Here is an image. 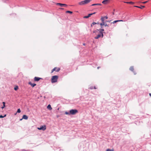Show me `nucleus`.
<instances>
[{
    "instance_id": "obj_1",
    "label": "nucleus",
    "mask_w": 151,
    "mask_h": 151,
    "mask_svg": "<svg viewBox=\"0 0 151 151\" xmlns=\"http://www.w3.org/2000/svg\"><path fill=\"white\" fill-rule=\"evenodd\" d=\"M92 0H85L78 3V4L80 5H83L87 4L90 2Z\"/></svg>"
},
{
    "instance_id": "obj_2",
    "label": "nucleus",
    "mask_w": 151,
    "mask_h": 151,
    "mask_svg": "<svg viewBox=\"0 0 151 151\" xmlns=\"http://www.w3.org/2000/svg\"><path fill=\"white\" fill-rule=\"evenodd\" d=\"M58 77V76H52L51 78V82L52 83L56 82L57 81Z\"/></svg>"
},
{
    "instance_id": "obj_3",
    "label": "nucleus",
    "mask_w": 151,
    "mask_h": 151,
    "mask_svg": "<svg viewBox=\"0 0 151 151\" xmlns=\"http://www.w3.org/2000/svg\"><path fill=\"white\" fill-rule=\"evenodd\" d=\"M78 112V111L76 109H71L70 111V113L72 115L75 114Z\"/></svg>"
},
{
    "instance_id": "obj_4",
    "label": "nucleus",
    "mask_w": 151,
    "mask_h": 151,
    "mask_svg": "<svg viewBox=\"0 0 151 151\" xmlns=\"http://www.w3.org/2000/svg\"><path fill=\"white\" fill-rule=\"evenodd\" d=\"M46 126L45 125H44L43 126H41L40 127H38L37 129L40 130H42L43 131H45L46 130Z\"/></svg>"
},
{
    "instance_id": "obj_5",
    "label": "nucleus",
    "mask_w": 151,
    "mask_h": 151,
    "mask_svg": "<svg viewBox=\"0 0 151 151\" xmlns=\"http://www.w3.org/2000/svg\"><path fill=\"white\" fill-rule=\"evenodd\" d=\"M60 70V68H57L55 67L52 69L51 71V73H52L54 71H55L56 72H58Z\"/></svg>"
},
{
    "instance_id": "obj_6",
    "label": "nucleus",
    "mask_w": 151,
    "mask_h": 151,
    "mask_svg": "<svg viewBox=\"0 0 151 151\" xmlns=\"http://www.w3.org/2000/svg\"><path fill=\"white\" fill-rule=\"evenodd\" d=\"M101 20L102 21V22L100 24V25L101 26H102L105 24L104 21L105 19H104V18L103 17H101Z\"/></svg>"
},
{
    "instance_id": "obj_7",
    "label": "nucleus",
    "mask_w": 151,
    "mask_h": 151,
    "mask_svg": "<svg viewBox=\"0 0 151 151\" xmlns=\"http://www.w3.org/2000/svg\"><path fill=\"white\" fill-rule=\"evenodd\" d=\"M57 5H59L61 7L65 6L66 7L67 6V5L66 4H61L60 3H57L56 4Z\"/></svg>"
},
{
    "instance_id": "obj_8",
    "label": "nucleus",
    "mask_w": 151,
    "mask_h": 151,
    "mask_svg": "<svg viewBox=\"0 0 151 151\" xmlns=\"http://www.w3.org/2000/svg\"><path fill=\"white\" fill-rule=\"evenodd\" d=\"M98 30L100 31V33L101 34V37H103L104 36L103 32L104 31V29H100L99 30Z\"/></svg>"
},
{
    "instance_id": "obj_9",
    "label": "nucleus",
    "mask_w": 151,
    "mask_h": 151,
    "mask_svg": "<svg viewBox=\"0 0 151 151\" xmlns=\"http://www.w3.org/2000/svg\"><path fill=\"white\" fill-rule=\"evenodd\" d=\"M41 79L42 78L37 77H35L34 78V81H38Z\"/></svg>"
},
{
    "instance_id": "obj_10",
    "label": "nucleus",
    "mask_w": 151,
    "mask_h": 151,
    "mask_svg": "<svg viewBox=\"0 0 151 151\" xmlns=\"http://www.w3.org/2000/svg\"><path fill=\"white\" fill-rule=\"evenodd\" d=\"M110 0H104L103 1L102 3L104 4H107L109 2Z\"/></svg>"
},
{
    "instance_id": "obj_11",
    "label": "nucleus",
    "mask_w": 151,
    "mask_h": 151,
    "mask_svg": "<svg viewBox=\"0 0 151 151\" xmlns=\"http://www.w3.org/2000/svg\"><path fill=\"white\" fill-rule=\"evenodd\" d=\"M101 37V34L100 33V34L98 35L96 37H95L94 38L95 39H98Z\"/></svg>"
},
{
    "instance_id": "obj_12",
    "label": "nucleus",
    "mask_w": 151,
    "mask_h": 151,
    "mask_svg": "<svg viewBox=\"0 0 151 151\" xmlns=\"http://www.w3.org/2000/svg\"><path fill=\"white\" fill-rule=\"evenodd\" d=\"M29 84L32 87H34L36 86V84L35 83H32L31 82H29Z\"/></svg>"
},
{
    "instance_id": "obj_13",
    "label": "nucleus",
    "mask_w": 151,
    "mask_h": 151,
    "mask_svg": "<svg viewBox=\"0 0 151 151\" xmlns=\"http://www.w3.org/2000/svg\"><path fill=\"white\" fill-rule=\"evenodd\" d=\"M22 119L27 120L28 119V117L26 115H24L23 116Z\"/></svg>"
},
{
    "instance_id": "obj_14",
    "label": "nucleus",
    "mask_w": 151,
    "mask_h": 151,
    "mask_svg": "<svg viewBox=\"0 0 151 151\" xmlns=\"http://www.w3.org/2000/svg\"><path fill=\"white\" fill-rule=\"evenodd\" d=\"M123 21L122 20H115L114 21L111 23L114 24L117 22H123Z\"/></svg>"
},
{
    "instance_id": "obj_15",
    "label": "nucleus",
    "mask_w": 151,
    "mask_h": 151,
    "mask_svg": "<svg viewBox=\"0 0 151 151\" xmlns=\"http://www.w3.org/2000/svg\"><path fill=\"white\" fill-rule=\"evenodd\" d=\"M124 3H126L128 4H134V3L132 1L130 2H124Z\"/></svg>"
},
{
    "instance_id": "obj_16",
    "label": "nucleus",
    "mask_w": 151,
    "mask_h": 151,
    "mask_svg": "<svg viewBox=\"0 0 151 151\" xmlns=\"http://www.w3.org/2000/svg\"><path fill=\"white\" fill-rule=\"evenodd\" d=\"M91 15H92V14H88V16H84L83 17V18H88V17H91Z\"/></svg>"
},
{
    "instance_id": "obj_17",
    "label": "nucleus",
    "mask_w": 151,
    "mask_h": 151,
    "mask_svg": "<svg viewBox=\"0 0 151 151\" xmlns=\"http://www.w3.org/2000/svg\"><path fill=\"white\" fill-rule=\"evenodd\" d=\"M47 108L50 110L52 109V108H51V106L50 104H49L47 106Z\"/></svg>"
},
{
    "instance_id": "obj_18",
    "label": "nucleus",
    "mask_w": 151,
    "mask_h": 151,
    "mask_svg": "<svg viewBox=\"0 0 151 151\" xmlns=\"http://www.w3.org/2000/svg\"><path fill=\"white\" fill-rule=\"evenodd\" d=\"M101 4H92L91 6H101Z\"/></svg>"
},
{
    "instance_id": "obj_19",
    "label": "nucleus",
    "mask_w": 151,
    "mask_h": 151,
    "mask_svg": "<svg viewBox=\"0 0 151 151\" xmlns=\"http://www.w3.org/2000/svg\"><path fill=\"white\" fill-rule=\"evenodd\" d=\"M129 69L131 71H133L134 70V68L133 67V66L129 68Z\"/></svg>"
},
{
    "instance_id": "obj_20",
    "label": "nucleus",
    "mask_w": 151,
    "mask_h": 151,
    "mask_svg": "<svg viewBox=\"0 0 151 151\" xmlns=\"http://www.w3.org/2000/svg\"><path fill=\"white\" fill-rule=\"evenodd\" d=\"M2 103H3V106L1 107V108L2 109H3L4 108V107H5V102H3Z\"/></svg>"
},
{
    "instance_id": "obj_21",
    "label": "nucleus",
    "mask_w": 151,
    "mask_h": 151,
    "mask_svg": "<svg viewBox=\"0 0 151 151\" xmlns=\"http://www.w3.org/2000/svg\"><path fill=\"white\" fill-rule=\"evenodd\" d=\"M66 13H69L72 14L73 13V12L69 11H67L66 12Z\"/></svg>"
},
{
    "instance_id": "obj_22",
    "label": "nucleus",
    "mask_w": 151,
    "mask_h": 151,
    "mask_svg": "<svg viewBox=\"0 0 151 151\" xmlns=\"http://www.w3.org/2000/svg\"><path fill=\"white\" fill-rule=\"evenodd\" d=\"M106 151H114V150L113 149H112V150H110V149H107Z\"/></svg>"
},
{
    "instance_id": "obj_23",
    "label": "nucleus",
    "mask_w": 151,
    "mask_h": 151,
    "mask_svg": "<svg viewBox=\"0 0 151 151\" xmlns=\"http://www.w3.org/2000/svg\"><path fill=\"white\" fill-rule=\"evenodd\" d=\"M18 89V86H16L14 88V89L15 91L17 90Z\"/></svg>"
},
{
    "instance_id": "obj_24",
    "label": "nucleus",
    "mask_w": 151,
    "mask_h": 151,
    "mask_svg": "<svg viewBox=\"0 0 151 151\" xmlns=\"http://www.w3.org/2000/svg\"><path fill=\"white\" fill-rule=\"evenodd\" d=\"M6 116V115H5L4 116H2V115H0V118H4V117H5Z\"/></svg>"
},
{
    "instance_id": "obj_25",
    "label": "nucleus",
    "mask_w": 151,
    "mask_h": 151,
    "mask_svg": "<svg viewBox=\"0 0 151 151\" xmlns=\"http://www.w3.org/2000/svg\"><path fill=\"white\" fill-rule=\"evenodd\" d=\"M139 8H139L141 9H142L143 8H144L145 7V6H139Z\"/></svg>"
},
{
    "instance_id": "obj_26",
    "label": "nucleus",
    "mask_w": 151,
    "mask_h": 151,
    "mask_svg": "<svg viewBox=\"0 0 151 151\" xmlns=\"http://www.w3.org/2000/svg\"><path fill=\"white\" fill-rule=\"evenodd\" d=\"M20 112H21V110H20V109H18V110H17V113H19Z\"/></svg>"
},
{
    "instance_id": "obj_27",
    "label": "nucleus",
    "mask_w": 151,
    "mask_h": 151,
    "mask_svg": "<svg viewBox=\"0 0 151 151\" xmlns=\"http://www.w3.org/2000/svg\"><path fill=\"white\" fill-rule=\"evenodd\" d=\"M103 17L104 18V19H108V17L106 16L104 17Z\"/></svg>"
},
{
    "instance_id": "obj_28",
    "label": "nucleus",
    "mask_w": 151,
    "mask_h": 151,
    "mask_svg": "<svg viewBox=\"0 0 151 151\" xmlns=\"http://www.w3.org/2000/svg\"><path fill=\"white\" fill-rule=\"evenodd\" d=\"M147 2H148V1H147L143 2H142V3L143 4H145Z\"/></svg>"
},
{
    "instance_id": "obj_29",
    "label": "nucleus",
    "mask_w": 151,
    "mask_h": 151,
    "mask_svg": "<svg viewBox=\"0 0 151 151\" xmlns=\"http://www.w3.org/2000/svg\"><path fill=\"white\" fill-rule=\"evenodd\" d=\"M70 113H68V112H65V114H69Z\"/></svg>"
},
{
    "instance_id": "obj_30",
    "label": "nucleus",
    "mask_w": 151,
    "mask_h": 151,
    "mask_svg": "<svg viewBox=\"0 0 151 151\" xmlns=\"http://www.w3.org/2000/svg\"><path fill=\"white\" fill-rule=\"evenodd\" d=\"M96 24V23L95 22H93V23H92V24H93V25H94V24Z\"/></svg>"
},
{
    "instance_id": "obj_31",
    "label": "nucleus",
    "mask_w": 151,
    "mask_h": 151,
    "mask_svg": "<svg viewBox=\"0 0 151 151\" xmlns=\"http://www.w3.org/2000/svg\"><path fill=\"white\" fill-rule=\"evenodd\" d=\"M104 26H105V27H106V26H108V25H107L106 24H104Z\"/></svg>"
},
{
    "instance_id": "obj_32",
    "label": "nucleus",
    "mask_w": 151,
    "mask_h": 151,
    "mask_svg": "<svg viewBox=\"0 0 151 151\" xmlns=\"http://www.w3.org/2000/svg\"><path fill=\"white\" fill-rule=\"evenodd\" d=\"M134 7H137V8H139V6H134Z\"/></svg>"
},
{
    "instance_id": "obj_33",
    "label": "nucleus",
    "mask_w": 151,
    "mask_h": 151,
    "mask_svg": "<svg viewBox=\"0 0 151 151\" xmlns=\"http://www.w3.org/2000/svg\"><path fill=\"white\" fill-rule=\"evenodd\" d=\"M95 13H96L95 12H94V13H91V14H92V15H93V14H95Z\"/></svg>"
},
{
    "instance_id": "obj_34",
    "label": "nucleus",
    "mask_w": 151,
    "mask_h": 151,
    "mask_svg": "<svg viewBox=\"0 0 151 151\" xmlns=\"http://www.w3.org/2000/svg\"><path fill=\"white\" fill-rule=\"evenodd\" d=\"M149 95L151 97V93H149Z\"/></svg>"
},
{
    "instance_id": "obj_35",
    "label": "nucleus",
    "mask_w": 151,
    "mask_h": 151,
    "mask_svg": "<svg viewBox=\"0 0 151 151\" xmlns=\"http://www.w3.org/2000/svg\"><path fill=\"white\" fill-rule=\"evenodd\" d=\"M100 68V67H97V69H99Z\"/></svg>"
},
{
    "instance_id": "obj_36",
    "label": "nucleus",
    "mask_w": 151,
    "mask_h": 151,
    "mask_svg": "<svg viewBox=\"0 0 151 151\" xmlns=\"http://www.w3.org/2000/svg\"><path fill=\"white\" fill-rule=\"evenodd\" d=\"M83 45H85V43H83Z\"/></svg>"
},
{
    "instance_id": "obj_37",
    "label": "nucleus",
    "mask_w": 151,
    "mask_h": 151,
    "mask_svg": "<svg viewBox=\"0 0 151 151\" xmlns=\"http://www.w3.org/2000/svg\"><path fill=\"white\" fill-rule=\"evenodd\" d=\"M60 9H64L63 8H60Z\"/></svg>"
},
{
    "instance_id": "obj_38",
    "label": "nucleus",
    "mask_w": 151,
    "mask_h": 151,
    "mask_svg": "<svg viewBox=\"0 0 151 151\" xmlns=\"http://www.w3.org/2000/svg\"><path fill=\"white\" fill-rule=\"evenodd\" d=\"M17 112H16V113L15 114V115H16L17 114Z\"/></svg>"
},
{
    "instance_id": "obj_39",
    "label": "nucleus",
    "mask_w": 151,
    "mask_h": 151,
    "mask_svg": "<svg viewBox=\"0 0 151 151\" xmlns=\"http://www.w3.org/2000/svg\"><path fill=\"white\" fill-rule=\"evenodd\" d=\"M22 119H20V120H22Z\"/></svg>"
},
{
    "instance_id": "obj_40",
    "label": "nucleus",
    "mask_w": 151,
    "mask_h": 151,
    "mask_svg": "<svg viewBox=\"0 0 151 151\" xmlns=\"http://www.w3.org/2000/svg\"><path fill=\"white\" fill-rule=\"evenodd\" d=\"M91 27H92V24H91Z\"/></svg>"
},
{
    "instance_id": "obj_41",
    "label": "nucleus",
    "mask_w": 151,
    "mask_h": 151,
    "mask_svg": "<svg viewBox=\"0 0 151 151\" xmlns=\"http://www.w3.org/2000/svg\"><path fill=\"white\" fill-rule=\"evenodd\" d=\"M94 89H96V88L95 87H94Z\"/></svg>"
},
{
    "instance_id": "obj_42",
    "label": "nucleus",
    "mask_w": 151,
    "mask_h": 151,
    "mask_svg": "<svg viewBox=\"0 0 151 151\" xmlns=\"http://www.w3.org/2000/svg\"><path fill=\"white\" fill-rule=\"evenodd\" d=\"M90 89H92V88H91Z\"/></svg>"
},
{
    "instance_id": "obj_43",
    "label": "nucleus",
    "mask_w": 151,
    "mask_h": 151,
    "mask_svg": "<svg viewBox=\"0 0 151 151\" xmlns=\"http://www.w3.org/2000/svg\"><path fill=\"white\" fill-rule=\"evenodd\" d=\"M113 14H114V12L113 13Z\"/></svg>"
}]
</instances>
